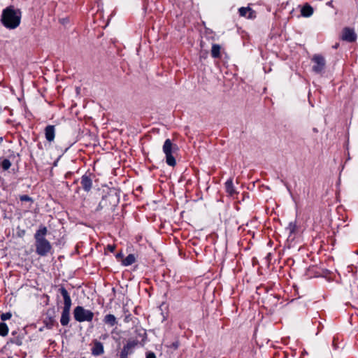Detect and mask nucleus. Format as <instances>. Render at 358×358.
<instances>
[{"mask_svg":"<svg viewBox=\"0 0 358 358\" xmlns=\"http://www.w3.org/2000/svg\"><path fill=\"white\" fill-rule=\"evenodd\" d=\"M357 38L356 34L353 29L350 28H345L343 31L342 39L348 42H352L355 41Z\"/></svg>","mask_w":358,"mask_h":358,"instance_id":"6e6552de","label":"nucleus"},{"mask_svg":"<svg viewBox=\"0 0 358 358\" xmlns=\"http://www.w3.org/2000/svg\"><path fill=\"white\" fill-rule=\"evenodd\" d=\"M137 345V342L134 341H129L125 345L124 347H126L127 349L129 350V351H133V349L136 347V345Z\"/></svg>","mask_w":358,"mask_h":358,"instance_id":"aec40b11","label":"nucleus"},{"mask_svg":"<svg viewBox=\"0 0 358 358\" xmlns=\"http://www.w3.org/2000/svg\"><path fill=\"white\" fill-rule=\"evenodd\" d=\"M22 13L20 10L9 6L5 8L1 15V23L9 29H16L20 24Z\"/></svg>","mask_w":358,"mask_h":358,"instance_id":"f257e3e1","label":"nucleus"},{"mask_svg":"<svg viewBox=\"0 0 358 358\" xmlns=\"http://www.w3.org/2000/svg\"><path fill=\"white\" fill-rule=\"evenodd\" d=\"M108 249H109L111 252H113V251H114V250H115V246H114V245H108Z\"/></svg>","mask_w":358,"mask_h":358,"instance_id":"a878e982","label":"nucleus"},{"mask_svg":"<svg viewBox=\"0 0 358 358\" xmlns=\"http://www.w3.org/2000/svg\"><path fill=\"white\" fill-rule=\"evenodd\" d=\"M93 345H94L91 350H92V354L94 356H99V355H101L102 354H103V352H104L103 345L100 341H98L97 340H94L93 341Z\"/></svg>","mask_w":358,"mask_h":358,"instance_id":"1a4fd4ad","label":"nucleus"},{"mask_svg":"<svg viewBox=\"0 0 358 358\" xmlns=\"http://www.w3.org/2000/svg\"><path fill=\"white\" fill-rule=\"evenodd\" d=\"M221 46L218 44H213L211 49V55L214 58L220 57Z\"/></svg>","mask_w":358,"mask_h":358,"instance_id":"dca6fc26","label":"nucleus"},{"mask_svg":"<svg viewBox=\"0 0 358 358\" xmlns=\"http://www.w3.org/2000/svg\"><path fill=\"white\" fill-rule=\"evenodd\" d=\"M70 320V310H62V316L60 319L61 324L63 326H66Z\"/></svg>","mask_w":358,"mask_h":358,"instance_id":"ddd939ff","label":"nucleus"},{"mask_svg":"<svg viewBox=\"0 0 358 358\" xmlns=\"http://www.w3.org/2000/svg\"><path fill=\"white\" fill-rule=\"evenodd\" d=\"M131 351H129V349H127L126 347L124 346L123 349L121 351L120 353V358L121 357H128V355H130Z\"/></svg>","mask_w":358,"mask_h":358,"instance_id":"4be33fe9","label":"nucleus"},{"mask_svg":"<svg viewBox=\"0 0 358 358\" xmlns=\"http://www.w3.org/2000/svg\"><path fill=\"white\" fill-rule=\"evenodd\" d=\"M80 183L83 189L86 192H89L92 187V178L90 175L85 174L81 178Z\"/></svg>","mask_w":358,"mask_h":358,"instance_id":"0eeeda50","label":"nucleus"},{"mask_svg":"<svg viewBox=\"0 0 358 358\" xmlns=\"http://www.w3.org/2000/svg\"><path fill=\"white\" fill-rule=\"evenodd\" d=\"M8 333V325L4 323L1 322V336H5Z\"/></svg>","mask_w":358,"mask_h":358,"instance_id":"6ab92c4d","label":"nucleus"},{"mask_svg":"<svg viewBox=\"0 0 358 358\" xmlns=\"http://www.w3.org/2000/svg\"><path fill=\"white\" fill-rule=\"evenodd\" d=\"M162 150L166 157V162L169 166H174L176 164V161L174 155L178 150V147L176 144L168 138L166 139L162 146Z\"/></svg>","mask_w":358,"mask_h":358,"instance_id":"7ed1b4c3","label":"nucleus"},{"mask_svg":"<svg viewBox=\"0 0 358 358\" xmlns=\"http://www.w3.org/2000/svg\"><path fill=\"white\" fill-rule=\"evenodd\" d=\"M313 62V71L316 73H321L326 66L325 59L320 55H315L311 59Z\"/></svg>","mask_w":358,"mask_h":358,"instance_id":"39448f33","label":"nucleus"},{"mask_svg":"<svg viewBox=\"0 0 358 358\" xmlns=\"http://www.w3.org/2000/svg\"><path fill=\"white\" fill-rule=\"evenodd\" d=\"M103 322L110 327H113L117 324L116 317L113 314L106 315L104 317Z\"/></svg>","mask_w":358,"mask_h":358,"instance_id":"4468645a","label":"nucleus"},{"mask_svg":"<svg viewBox=\"0 0 358 358\" xmlns=\"http://www.w3.org/2000/svg\"><path fill=\"white\" fill-rule=\"evenodd\" d=\"M73 317L79 322H91L93 320L94 313L91 310L78 306L73 310Z\"/></svg>","mask_w":358,"mask_h":358,"instance_id":"20e7f679","label":"nucleus"},{"mask_svg":"<svg viewBox=\"0 0 358 358\" xmlns=\"http://www.w3.org/2000/svg\"><path fill=\"white\" fill-rule=\"evenodd\" d=\"M225 189L226 192L230 195L233 196L235 194H236V189L234 186L233 180L232 178H229L225 182Z\"/></svg>","mask_w":358,"mask_h":358,"instance_id":"f8f14e48","label":"nucleus"},{"mask_svg":"<svg viewBox=\"0 0 358 358\" xmlns=\"http://www.w3.org/2000/svg\"><path fill=\"white\" fill-rule=\"evenodd\" d=\"M21 201H29L30 198L27 195H23L20 198Z\"/></svg>","mask_w":358,"mask_h":358,"instance_id":"b1692460","label":"nucleus"},{"mask_svg":"<svg viewBox=\"0 0 358 358\" xmlns=\"http://www.w3.org/2000/svg\"><path fill=\"white\" fill-rule=\"evenodd\" d=\"M48 229L45 227H41L36 232L34 238L36 240V250L41 256L46 255L51 249L50 242L45 238Z\"/></svg>","mask_w":358,"mask_h":358,"instance_id":"f03ea898","label":"nucleus"},{"mask_svg":"<svg viewBox=\"0 0 358 358\" xmlns=\"http://www.w3.org/2000/svg\"><path fill=\"white\" fill-rule=\"evenodd\" d=\"M239 14L241 16L247 17L249 19H252L255 17L254 11L249 7L240 8Z\"/></svg>","mask_w":358,"mask_h":358,"instance_id":"9b49d317","label":"nucleus"},{"mask_svg":"<svg viewBox=\"0 0 358 358\" xmlns=\"http://www.w3.org/2000/svg\"><path fill=\"white\" fill-rule=\"evenodd\" d=\"M146 358H156V357L153 352H149L147 354Z\"/></svg>","mask_w":358,"mask_h":358,"instance_id":"393cba45","label":"nucleus"},{"mask_svg":"<svg viewBox=\"0 0 358 358\" xmlns=\"http://www.w3.org/2000/svg\"><path fill=\"white\" fill-rule=\"evenodd\" d=\"M10 166H11V163L8 159H4L1 162V168L3 170H8L10 167Z\"/></svg>","mask_w":358,"mask_h":358,"instance_id":"412c9836","label":"nucleus"},{"mask_svg":"<svg viewBox=\"0 0 358 358\" xmlns=\"http://www.w3.org/2000/svg\"><path fill=\"white\" fill-rule=\"evenodd\" d=\"M45 136L48 141L52 142L55 139V129L53 125H48L45 129Z\"/></svg>","mask_w":358,"mask_h":358,"instance_id":"9d476101","label":"nucleus"},{"mask_svg":"<svg viewBox=\"0 0 358 358\" xmlns=\"http://www.w3.org/2000/svg\"><path fill=\"white\" fill-rule=\"evenodd\" d=\"M59 292L64 298V310H71V299L67 290L64 287H61Z\"/></svg>","mask_w":358,"mask_h":358,"instance_id":"423d86ee","label":"nucleus"},{"mask_svg":"<svg viewBox=\"0 0 358 358\" xmlns=\"http://www.w3.org/2000/svg\"><path fill=\"white\" fill-rule=\"evenodd\" d=\"M301 12L302 16L308 17L313 15V9L310 6L306 4L301 8Z\"/></svg>","mask_w":358,"mask_h":358,"instance_id":"2eb2a0df","label":"nucleus"},{"mask_svg":"<svg viewBox=\"0 0 358 358\" xmlns=\"http://www.w3.org/2000/svg\"><path fill=\"white\" fill-rule=\"evenodd\" d=\"M337 47H338V44L334 45V48H336Z\"/></svg>","mask_w":358,"mask_h":358,"instance_id":"cd10ccee","label":"nucleus"},{"mask_svg":"<svg viewBox=\"0 0 358 358\" xmlns=\"http://www.w3.org/2000/svg\"><path fill=\"white\" fill-rule=\"evenodd\" d=\"M122 256V254L121 253H119L117 255V257H121Z\"/></svg>","mask_w":358,"mask_h":358,"instance_id":"bb28decb","label":"nucleus"},{"mask_svg":"<svg viewBox=\"0 0 358 358\" xmlns=\"http://www.w3.org/2000/svg\"><path fill=\"white\" fill-rule=\"evenodd\" d=\"M12 317V314L10 312L1 314V321H6L10 320Z\"/></svg>","mask_w":358,"mask_h":358,"instance_id":"5701e85b","label":"nucleus"},{"mask_svg":"<svg viewBox=\"0 0 358 358\" xmlns=\"http://www.w3.org/2000/svg\"><path fill=\"white\" fill-rule=\"evenodd\" d=\"M121 358H128V357H121Z\"/></svg>","mask_w":358,"mask_h":358,"instance_id":"c85d7f7f","label":"nucleus"},{"mask_svg":"<svg viewBox=\"0 0 358 358\" xmlns=\"http://www.w3.org/2000/svg\"><path fill=\"white\" fill-rule=\"evenodd\" d=\"M286 231L289 234V236L294 234L296 230V225L295 222H291L285 228Z\"/></svg>","mask_w":358,"mask_h":358,"instance_id":"a211bd4d","label":"nucleus"},{"mask_svg":"<svg viewBox=\"0 0 358 358\" xmlns=\"http://www.w3.org/2000/svg\"><path fill=\"white\" fill-rule=\"evenodd\" d=\"M136 261V258L134 255L130 254L123 261L122 264L124 266H129L131 265L133 263H134Z\"/></svg>","mask_w":358,"mask_h":358,"instance_id":"f3484780","label":"nucleus"}]
</instances>
